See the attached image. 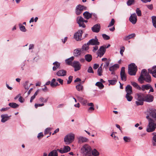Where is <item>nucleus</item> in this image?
I'll return each instance as SVG.
<instances>
[{
  "instance_id": "nucleus-1",
  "label": "nucleus",
  "mask_w": 156,
  "mask_h": 156,
  "mask_svg": "<svg viewBox=\"0 0 156 156\" xmlns=\"http://www.w3.org/2000/svg\"><path fill=\"white\" fill-rule=\"evenodd\" d=\"M145 113L148 122L146 131L148 133L153 132L156 128V109L152 108H148Z\"/></svg>"
},
{
  "instance_id": "nucleus-2",
  "label": "nucleus",
  "mask_w": 156,
  "mask_h": 156,
  "mask_svg": "<svg viewBox=\"0 0 156 156\" xmlns=\"http://www.w3.org/2000/svg\"><path fill=\"white\" fill-rule=\"evenodd\" d=\"M151 76L147 72L145 69H143L141 72V74L138 79V80L141 84L144 83V81L150 83L151 81Z\"/></svg>"
},
{
  "instance_id": "nucleus-3",
  "label": "nucleus",
  "mask_w": 156,
  "mask_h": 156,
  "mask_svg": "<svg viewBox=\"0 0 156 156\" xmlns=\"http://www.w3.org/2000/svg\"><path fill=\"white\" fill-rule=\"evenodd\" d=\"M137 71V66L134 63H132L129 65L128 73L130 75H135Z\"/></svg>"
},
{
  "instance_id": "nucleus-4",
  "label": "nucleus",
  "mask_w": 156,
  "mask_h": 156,
  "mask_svg": "<svg viewBox=\"0 0 156 156\" xmlns=\"http://www.w3.org/2000/svg\"><path fill=\"white\" fill-rule=\"evenodd\" d=\"M74 135L73 133H70L66 135L64 138V141L65 144H69L71 143L74 140Z\"/></svg>"
},
{
  "instance_id": "nucleus-5",
  "label": "nucleus",
  "mask_w": 156,
  "mask_h": 156,
  "mask_svg": "<svg viewBox=\"0 0 156 156\" xmlns=\"http://www.w3.org/2000/svg\"><path fill=\"white\" fill-rule=\"evenodd\" d=\"M87 20H84L83 18L81 16H78L76 18V21L80 27L84 28L86 27V25L84 23H87L88 22Z\"/></svg>"
},
{
  "instance_id": "nucleus-6",
  "label": "nucleus",
  "mask_w": 156,
  "mask_h": 156,
  "mask_svg": "<svg viewBox=\"0 0 156 156\" xmlns=\"http://www.w3.org/2000/svg\"><path fill=\"white\" fill-rule=\"evenodd\" d=\"M87 8L86 6L80 4L77 5L75 9V13L76 15H79L81 14L83 11L86 10Z\"/></svg>"
},
{
  "instance_id": "nucleus-7",
  "label": "nucleus",
  "mask_w": 156,
  "mask_h": 156,
  "mask_svg": "<svg viewBox=\"0 0 156 156\" xmlns=\"http://www.w3.org/2000/svg\"><path fill=\"white\" fill-rule=\"evenodd\" d=\"M81 150L83 154L89 155L91 153V149L89 145L86 144L82 147Z\"/></svg>"
},
{
  "instance_id": "nucleus-8",
  "label": "nucleus",
  "mask_w": 156,
  "mask_h": 156,
  "mask_svg": "<svg viewBox=\"0 0 156 156\" xmlns=\"http://www.w3.org/2000/svg\"><path fill=\"white\" fill-rule=\"evenodd\" d=\"M87 44L92 45H98L100 44V43L98 41V40L95 36L94 39L93 38L90 40L87 43Z\"/></svg>"
},
{
  "instance_id": "nucleus-9",
  "label": "nucleus",
  "mask_w": 156,
  "mask_h": 156,
  "mask_svg": "<svg viewBox=\"0 0 156 156\" xmlns=\"http://www.w3.org/2000/svg\"><path fill=\"white\" fill-rule=\"evenodd\" d=\"M83 32L81 30H79L75 33L74 35V38L77 41H80L81 40L82 34Z\"/></svg>"
},
{
  "instance_id": "nucleus-10",
  "label": "nucleus",
  "mask_w": 156,
  "mask_h": 156,
  "mask_svg": "<svg viewBox=\"0 0 156 156\" xmlns=\"http://www.w3.org/2000/svg\"><path fill=\"white\" fill-rule=\"evenodd\" d=\"M71 66L74 68V71H77L80 69L81 65L79 62L74 61Z\"/></svg>"
},
{
  "instance_id": "nucleus-11",
  "label": "nucleus",
  "mask_w": 156,
  "mask_h": 156,
  "mask_svg": "<svg viewBox=\"0 0 156 156\" xmlns=\"http://www.w3.org/2000/svg\"><path fill=\"white\" fill-rule=\"evenodd\" d=\"M106 51V49L105 47L103 46L100 47L99 49L97 51L98 56L101 57L105 53Z\"/></svg>"
},
{
  "instance_id": "nucleus-12",
  "label": "nucleus",
  "mask_w": 156,
  "mask_h": 156,
  "mask_svg": "<svg viewBox=\"0 0 156 156\" xmlns=\"http://www.w3.org/2000/svg\"><path fill=\"white\" fill-rule=\"evenodd\" d=\"M129 21L133 24H136L137 21V16L135 13L131 14L129 18Z\"/></svg>"
},
{
  "instance_id": "nucleus-13",
  "label": "nucleus",
  "mask_w": 156,
  "mask_h": 156,
  "mask_svg": "<svg viewBox=\"0 0 156 156\" xmlns=\"http://www.w3.org/2000/svg\"><path fill=\"white\" fill-rule=\"evenodd\" d=\"M11 115L9 116L7 114H4L1 115V117L2 118L1 122L2 123H4L10 119Z\"/></svg>"
},
{
  "instance_id": "nucleus-14",
  "label": "nucleus",
  "mask_w": 156,
  "mask_h": 156,
  "mask_svg": "<svg viewBox=\"0 0 156 156\" xmlns=\"http://www.w3.org/2000/svg\"><path fill=\"white\" fill-rule=\"evenodd\" d=\"M57 150L61 153H63L69 151L70 150V148L68 146H64L63 148L60 149H58Z\"/></svg>"
},
{
  "instance_id": "nucleus-15",
  "label": "nucleus",
  "mask_w": 156,
  "mask_h": 156,
  "mask_svg": "<svg viewBox=\"0 0 156 156\" xmlns=\"http://www.w3.org/2000/svg\"><path fill=\"white\" fill-rule=\"evenodd\" d=\"M154 97L151 94H147L145 95L144 101L148 102H151L153 101Z\"/></svg>"
},
{
  "instance_id": "nucleus-16",
  "label": "nucleus",
  "mask_w": 156,
  "mask_h": 156,
  "mask_svg": "<svg viewBox=\"0 0 156 156\" xmlns=\"http://www.w3.org/2000/svg\"><path fill=\"white\" fill-rule=\"evenodd\" d=\"M101 28L100 24L98 23L94 25L91 28L92 31L95 33H98L99 32Z\"/></svg>"
},
{
  "instance_id": "nucleus-17",
  "label": "nucleus",
  "mask_w": 156,
  "mask_h": 156,
  "mask_svg": "<svg viewBox=\"0 0 156 156\" xmlns=\"http://www.w3.org/2000/svg\"><path fill=\"white\" fill-rule=\"evenodd\" d=\"M78 143L81 144L83 143L86 142L88 141V139L86 137L82 136H79L77 138Z\"/></svg>"
},
{
  "instance_id": "nucleus-18",
  "label": "nucleus",
  "mask_w": 156,
  "mask_h": 156,
  "mask_svg": "<svg viewBox=\"0 0 156 156\" xmlns=\"http://www.w3.org/2000/svg\"><path fill=\"white\" fill-rule=\"evenodd\" d=\"M145 95L144 94L140 93L136 94V97L137 98V100H141L144 101Z\"/></svg>"
},
{
  "instance_id": "nucleus-19",
  "label": "nucleus",
  "mask_w": 156,
  "mask_h": 156,
  "mask_svg": "<svg viewBox=\"0 0 156 156\" xmlns=\"http://www.w3.org/2000/svg\"><path fill=\"white\" fill-rule=\"evenodd\" d=\"M126 94H132L133 91L132 87L129 85H127L125 88Z\"/></svg>"
},
{
  "instance_id": "nucleus-20",
  "label": "nucleus",
  "mask_w": 156,
  "mask_h": 156,
  "mask_svg": "<svg viewBox=\"0 0 156 156\" xmlns=\"http://www.w3.org/2000/svg\"><path fill=\"white\" fill-rule=\"evenodd\" d=\"M66 74V71L63 69L60 70L57 73V75L58 76H64Z\"/></svg>"
},
{
  "instance_id": "nucleus-21",
  "label": "nucleus",
  "mask_w": 156,
  "mask_h": 156,
  "mask_svg": "<svg viewBox=\"0 0 156 156\" xmlns=\"http://www.w3.org/2000/svg\"><path fill=\"white\" fill-rule=\"evenodd\" d=\"M81 53V49L78 48L75 49L74 50L73 52V55L77 57L80 55Z\"/></svg>"
},
{
  "instance_id": "nucleus-22",
  "label": "nucleus",
  "mask_w": 156,
  "mask_h": 156,
  "mask_svg": "<svg viewBox=\"0 0 156 156\" xmlns=\"http://www.w3.org/2000/svg\"><path fill=\"white\" fill-rule=\"evenodd\" d=\"M151 85L150 84H147L145 85H143L141 87V90L144 91L145 90H147L149 89Z\"/></svg>"
},
{
  "instance_id": "nucleus-23",
  "label": "nucleus",
  "mask_w": 156,
  "mask_h": 156,
  "mask_svg": "<svg viewBox=\"0 0 156 156\" xmlns=\"http://www.w3.org/2000/svg\"><path fill=\"white\" fill-rule=\"evenodd\" d=\"M118 76L117 75H115V77L112 80H108V83L110 84L113 85L115 84L117 82V79Z\"/></svg>"
},
{
  "instance_id": "nucleus-24",
  "label": "nucleus",
  "mask_w": 156,
  "mask_h": 156,
  "mask_svg": "<svg viewBox=\"0 0 156 156\" xmlns=\"http://www.w3.org/2000/svg\"><path fill=\"white\" fill-rule=\"evenodd\" d=\"M119 67V65L118 64H116L109 68V70L111 72H114Z\"/></svg>"
},
{
  "instance_id": "nucleus-25",
  "label": "nucleus",
  "mask_w": 156,
  "mask_h": 156,
  "mask_svg": "<svg viewBox=\"0 0 156 156\" xmlns=\"http://www.w3.org/2000/svg\"><path fill=\"white\" fill-rule=\"evenodd\" d=\"M84 18L87 19L88 20L91 18V13H89L88 11H86L83 14Z\"/></svg>"
},
{
  "instance_id": "nucleus-26",
  "label": "nucleus",
  "mask_w": 156,
  "mask_h": 156,
  "mask_svg": "<svg viewBox=\"0 0 156 156\" xmlns=\"http://www.w3.org/2000/svg\"><path fill=\"white\" fill-rule=\"evenodd\" d=\"M53 64L54 65L53 67V71L56 70L60 66V63L57 61L54 62Z\"/></svg>"
},
{
  "instance_id": "nucleus-27",
  "label": "nucleus",
  "mask_w": 156,
  "mask_h": 156,
  "mask_svg": "<svg viewBox=\"0 0 156 156\" xmlns=\"http://www.w3.org/2000/svg\"><path fill=\"white\" fill-rule=\"evenodd\" d=\"M74 59V57L72 56L71 57L66 59L65 60L66 62L68 65H71L72 64V62Z\"/></svg>"
},
{
  "instance_id": "nucleus-28",
  "label": "nucleus",
  "mask_w": 156,
  "mask_h": 156,
  "mask_svg": "<svg viewBox=\"0 0 156 156\" xmlns=\"http://www.w3.org/2000/svg\"><path fill=\"white\" fill-rule=\"evenodd\" d=\"M135 36V34H132L128 36L124 37H123V39L127 41L131 38H134Z\"/></svg>"
},
{
  "instance_id": "nucleus-29",
  "label": "nucleus",
  "mask_w": 156,
  "mask_h": 156,
  "mask_svg": "<svg viewBox=\"0 0 156 156\" xmlns=\"http://www.w3.org/2000/svg\"><path fill=\"white\" fill-rule=\"evenodd\" d=\"M9 105L11 108H17L19 106V105L18 104L14 102L10 103L9 104Z\"/></svg>"
},
{
  "instance_id": "nucleus-30",
  "label": "nucleus",
  "mask_w": 156,
  "mask_h": 156,
  "mask_svg": "<svg viewBox=\"0 0 156 156\" xmlns=\"http://www.w3.org/2000/svg\"><path fill=\"white\" fill-rule=\"evenodd\" d=\"M85 59L88 62H90L92 59V56L90 54H87L84 56Z\"/></svg>"
},
{
  "instance_id": "nucleus-31",
  "label": "nucleus",
  "mask_w": 156,
  "mask_h": 156,
  "mask_svg": "<svg viewBox=\"0 0 156 156\" xmlns=\"http://www.w3.org/2000/svg\"><path fill=\"white\" fill-rule=\"evenodd\" d=\"M132 94H126L125 95V98L127 100L129 101H131L133 99V97L131 95Z\"/></svg>"
},
{
  "instance_id": "nucleus-32",
  "label": "nucleus",
  "mask_w": 156,
  "mask_h": 156,
  "mask_svg": "<svg viewBox=\"0 0 156 156\" xmlns=\"http://www.w3.org/2000/svg\"><path fill=\"white\" fill-rule=\"evenodd\" d=\"M48 156H58V153L56 150H53L49 154Z\"/></svg>"
},
{
  "instance_id": "nucleus-33",
  "label": "nucleus",
  "mask_w": 156,
  "mask_h": 156,
  "mask_svg": "<svg viewBox=\"0 0 156 156\" xmlns=\"http://www.w3.org/2000/svg\"><path fill=\"white\" fill-rule=\"evenodd\" d=\"M131 84L135 88L139 90H141V87L136 83L135 82H132Z\"/></svg>"
},
{
  "instance_id": "nucleus-34",
  "label": "nucleus",
  "mask_w": 156,
  "mask_h": 156,
  "mask_svg": "<svg viewBox=\"0 0 156 156\" xmlns=\"http://www.w3.org/2000/svg\"><path fill=\"white\" fill-rule=\"evenodd\" d=\"M19 28L20 30L23 32H25L27 31V30L25 28V27L22 25L21 23H19Z\"/></svg>"
},
{
  "instance_id": "nucleus-35",
  "label": "nucleus",
  "mask_w": 156,
  "mask_h": 156,
  "mask_svg": "<svg viewBox=\"0 0 156 156\" xmlns=\"http://www.w3.org/2000/svg\"><path fill=\"white\" fill-rule=\"evenodd\" d=\"M135 2V0H128L126 2V4L128 6L134 5Z\"/></svg>"
},
{
  "instance_id": "nucleus-36",
  "label": "nucleus",
  "mask_w": 156,
  "mask_h": 156,
  "mask_svg": "<svg viewBox=\"0 0 156 156\" xmlns=\"http://www.w3.org/2000/svg\"><path fill=\"white\" fill-rule=\"evenodd\" d=\"M76 88L78 91H82L83 90V86L80 84H79L76 86Z\"/></svg>"
},
{
  "instance_id": "nucleus-37",
  "label": "nucleus",
  "mask_w": 156,
  "mask_h": 156,
  "mask_svg": "<svg viewBox=\"0 0 156 156\" xmlns=\"http://www.w3.org/2000/svg\"><path fill=\"white\" fill-rule=\"evenodd\" d=\"M95 85L98 86L100 89H102L104 87L103 84L101 82H97Z\"/></svg>"
},
{
  "instance_id": "nucleus-38",
  "label": "nucleus",
  "mask_w": 156,
  "mask_h": 156,
  "mask_svg": "<svg viewBox=\"0 0 156 156\" xmlns=\"http://www.w3.org/2000/svg\"><path fill=\"white\" fill-rule=\"evenodd\" d=\"M152 20L154 26L156 28V16H153L152 17Z\"/></svg>"
},
{
  "instance_id": "nucleus-39",
  "label": "nucleus",
  "mask_w": 156,
  "mask_h": 156,
  "mask_svg": "<svg viewBox=\"0 0 156 156\" xmlns=\"http://www.w3.org/2000/svg\"><path fill=\"white\" fill-rule=\"evenodd\" d=\"M92 154L94 156H98L99 154V152L97 151L96 149H94L92 151Z\"/></svg>"
},
{
  "instance_id": "nucleus-40",
  "label": "nucleus",
  "mask_w": 156,
  "mask_h": 156,
  "mask_svg": "<svg viewBox=\"0 0 156 156\" xmlns=\"http://www.w3.org/2000/svg\"><path fill=\"white\" fill-rule=\"evenodd\" d=\"M120 76L121 80L123 81H126V76L125 73L121 74Z\"/></svg>"
},
{
  "instance_id": "nucleus-41",
  "label": "nucleus",
  "mask_w": 156,
  "mask_h": 156,
  "mask_svg": "<svg viewBox=\"0 0 156 156\" xmlns=\"http://www.w3.org/2000/svg\"><path fill=\"white\" fill-rule=\"evenodd\" d=\"M89 45L87 44H87H85L83 45L82 49L83 51L87 50H88L89 49V47L88 46Z\"/></svg>"
},
{
  "instance_id": "nucleus-42",
  "label": "nucleus",
  "mask_w": 156,
  "mask_h": 156,
  "mask_svg": "<svg viewBox=\"0 0 156 156\" xmlns=\"http://www.w3.org/2000/svg\"><path fill=\"white\" fill-rule=\"evenodd\" d=\"M152 75L153 76L156 78V66L153 67V73Z\"/></svg>"
},
{
  "instance_id": "nucleus-43",
  "label": "nucleus",
  "mask_w": 156,
  "mask_h": 156,
  "mask_svg": "<svg viewBox=\"0 0 156 156\" xmlns=\"http://www.w3.org/2000/svg\"><path fill=\"white\" fill-rule=\"evenodd\" d=\"M39 100L40 102L43 103H46L48 101V98H43L41 97L39 98Z\"/></svg>"
},
{
  "instance_id": "nucleus-44",
  "label": "nucleus",
  "mask_w": 156,
  "mask_h": 156,
  "mask_svg": "<svg viewBox=\"0 0 156 156\" xmlns=\"http://www.w3.org/2000/svg\"><path fill=\"white\" fill-rule=\"evenodd\" d=\"M102 68L101 67H99L98 69V74L99 76L102 75Z\"/></svg>"
},
{
  "instance_id": "nucleus-45",
  "label": "nucleus",
  "mask_w": 156,
  "mask_h": 156,
  "mask_svg": "<svg viewBox=\"0 0 156 156\" xmlns=\"http://www.w3.org/2000/svg\"><path fill=\"white\" fill-rule=\"evenodd\" d=\"M136 103L137 105H142L144 104V101L141 100H137L136 101Z\"/></svg>"
},
{
  "instance_id": "nucleus-46",
  "label": "nucleus",
  "mask_w": 156,
  "mask_h": 156,
  "mask_svg": "<svg viewBox=\"0 0 156 156\" xmlns=\"http://www.w3.org/2000/svg\"><path fill=\"white\" fill-rule=\"evenodd\" d=\"M115 20L113 19H112L111 20V22H110L108 25V27H111V26H113L115 23Z\"/></svg>"
},
{
  "instance_id": "nucleus-47",
  "label": "nucleus",
  "mask_w": 156,
  "mask_h": 156,
  "mask_svg": "<svg viewBox=\"0 0 156 156\" xmlns=\"http://www.w3.org/2000/svg\"><path fill=\"white\" fill-rule=\"evenodd\" d=\"M136 12L138 16H141V11L139 8H137L136 10Z\"/></svg>"
},
{
  "instance_id": "nucleus-48",
  "label": "nucleus",
  "mask_w": 156,
  "mask_h": 156,
  "mask_svg": "<svg viewBox=\"0 0 156 156\" xmlns=\"http://www.w3.org/2000/svg\"><path fill=\"white\" fill-rule=\"evenodd\" d=\"M123 140L126 142H129L130 141V138L128 136H125L123 137Z\"/></svg>"
},
{
  "instance_id": "nucleus-49",
  "label": "nucleus",
  "mask_w": 156,
  "mask_h": 156,
  "mask_svg": "<svg viewBox=\"0 0 156 156\" xmlns=\"http://www.w3.org/2000/svg\"><path fill=\"white\" fill-rule=\"evenodd\" d=\"M125 49V48L124 46H122L120 48V53L122 56L123 55V52L124 51Z\"/></svg>"
},
{
  "instance_id": "nucleus-50",
  "label": "nucleus",
  "mask_w": 156,
  "mask_h": 156,
  "mask_svg": "<svg viewBox=\"0 0 156 156\" xmlns=\"http://www.w3.org/2000/svg\"><path fill=\"white\" fill-rule=\"evenodd\" d=\"M153 140L152 144L153 145H156V134L153 137Z\"/></svg>"
},
{
  "instance_id": "nucleus-51",
  "label": "nucleus",
  "mask_w": 156,
  "mask_h": 156,
  "mask_svg": "<svg viewBox=\"0 0 156 156\" xmlns=\"http://www.w3.org/2000/svg\"><path fill=\"white\" fill-rule=\"evenodd\" d=\"M102 37L105 40H108L110 39V37L108 36L106 34H104L102 35Z\"/></svg>"
},
{
  "instance_id": "nucleus-52",
  "label": "nucleus",
  "mask_w": 156,
  "mask_h": 156,
  "mask_svg": "<svg viewBox=\"0 0 156 156\" xmlns=\"http://www.w3.org/2000/svg\"><path fill=\"white\" fill-rule=\"evenodd\" d=\"M73 78V76H69L68 78V80L67 81V84H70L72 82Z\"/></svg>"
},
{
  "instance_id": "nucleus-53",
  "label": "nucleus",
  "mask_w": 156,
  "mask_h": 156,
  "mask_svg": "<svg viewBox=\"0 0 156 156\" xmlns=\"http://www.w3.org/2000/svg\"><path fill=\"white\" fill-rule=\"evenodd\" d=\"M51 129L50 128H46L44 131L45 134H47L49 133L51 131Z\"/></svg>"
},
{
  "instance_id": "nucleus-54",
  "label": "nucleus",
  "mask_w": 156,
  "mask_h": 156,
  "mask_svg": "<svg viewBox=\"0 0 156 156\" xmlns=\"http://www.w3.org/2000/svg\"><path fill=\"white\" fill-rule=\"evenodd\" d=\"M110 63V61H106L105 62V64L104 65V67L106 69H107Z\"/></svg>"
},
{
  "instance_id": "nucleus-55",
  "label": "nucleus",
  "mask_w": 156,
  "mask_h": 156,
  "mask_svg": "<svg viewBox=\"0 0 156 156\" xmlns=\"http://www.w3.org/2000/svg\"><path fill=\"white\" fill-rule=\"evenodd\" d=\"M44 105V104L42 103L41 104H35L34 106L36 108H37L38 107L42 106Z\"/></svg>"
},
{
  "instance_id": "nucleus-56",
  "label": "nucleus",
  "mask_w": 156,
  "mask_h": 156,
  "mask_svg": "<svg viewBox=\"0 0 156 156\" xmlns=\"http://www.w3.org/2000/svg\"><path fill=\"white\" fill-rule=\"evenodd\" d=\"M87 71L88 73H93L94 71L92 69V68L91 66H90L87 70Z\"/></svg>"
},
{
  "instance_id": "nucleus-57",
  "label": "nucleus",
  "mask_w": 156,
  "mask_h": 156,
  "mask_svg": "<svg viewBox=\"0 0 156 156\" xmlns=\"http://www.w3.org/2000/svg\"><path fill=\"white\" fill-rule=\"evenodd\" d=\"M55 82V79H53L51 82L50 85L52 87H53V85H54V83Z\"/></svg>"
},
{
  "instance_id": "nucleus-58",
  "label": "nucleus",
  "mask_w": 156,
  "mask_h": 156,
  "mask_svg": "<svg viewBox=\"0 0 156 156\" xmlns=\"http://www.w3.org/2000/svg\"><path fill=\"white\" fill-rule=\"evenodd\" d=\"M43 135L42 133L41 132L38 133L37 136V137L39 139H40L41 138L43 137Z\"/></svg>"
},
{
  "instance_id": "nucleus-59",
  "label": "nucleus",
  "mask_w": 156,
  "mask_h": 156,
  "mask_svg": "<svg viewBox=\"0 0 156 156\" xmlns=\"http://www.w3.org/2000/svg\"><path fill=\"white\" fill-rule=\"evenodd\" d=\"M147 8L150 10H152L153 9V5L152 4H150L149 5H147Z\"/></svg>"
},
{
  "instance_id": "nucleus-60",
  "label": "nucleus",
  "mask_w": 156,
  "mask_h": 156,
  "mask_svg": "<svg viewBox=\"0 0 156 156\" xmlns=\"http://www.w3.org/2000/svg\"><path fill=\"white\" fill-rule=\"evenodd\" d=\"M125 73V68L124 67H122L121 68V70L120 71L121 74Z\"/></svg>"
},
{
  "instance_id": "nucleus-61",
  "label": "nucleus",
  "mask_w": 156,
  "mask_h": 156,
  "mask_svg": "<svg viewBox=\"0 0 156 156\" xmlns=\"http://www.w3.org/2000/svg\"><path fill=\"white\" fill-rule=\"evenodd\" d=\"M67 40H68V37H65L64 38V39H62V41L63 44H65L66 43V42L67 41Z\"/></svg>"
},
{
  "instance_id": "nucleus-62",
  "label": "nucleus",
  "mask_w": 156,
  "mask_h": 156,
  "mask_svg": "<svg viewBox=\"0 0 156 156\" xmlns=\"http://www.w3.org/2000/svg\"><path fill=\"white\" fill-rule=\"evenodd\" d=\"M57 81H58L61 84H63V80L60 79L58 78L57 80Z\"/></svg>"
},
{
  "instance_id": "nucleus-63",
  "label": "nucleus",
  "mask_w": 156,
  "mask_h": 156,
  "mask_svg": "<svg viewBox=\"0 0 156 156\" xmlns=\"http://www.w3.org/2000/svg\"><path fill=\"white\" fill-rule=\"evenodd\" d=\"M34 45L33 44H30L29 46V50H31L34 48Z\"/></svg>"
},
{
  "instance_id": "nucleus-64",
  "label": "nucleus",
  "mask_w": 156,
  "mask_h": 156,
  "mask_svg": "<svg viewBox=\"0 0 156 156\" xmlns=\"http://www.w3.org/2000/svg\"><path fill=\"white\" fill-rule=\"evenodd\" d=\"M19 101L21 103H23V99L22 97L20 96L19 98Z\"/></svg>"
}]
</instances>
